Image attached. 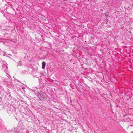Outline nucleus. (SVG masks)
<instances>
[{"label":"nucleus","mask_w":133,"mask_h":133,"mask_svg":"<svg viewBox=\"0 0 133 133\" xmlns=\"http://www.w3.org/2000/svg\"><path fill=\"white\" fill-rule=\"evenodd\" d=\"M2 64H3L2 68V70L4 72H5L6 74L9 75L10 77V76L8 75L7 73L8 72V71H7V70L8 69L7 64H6L5 62L3 61H2Z\"/></svg>","instance_id":"nucleus-1"},{"label":"nucleus","mask_w":133,"mask_h":133,"mask_svg":"<svg viewBox=\"0 0 133 133\" xmlns=\"http://www.w3.org/2000/svg\"><path fill=\"white\" fill-rule=\"evenodd\" d=\"M14 130L16 133H24L25 130L22 129L20 127L18 126L14 129Z\"/></svg>","instance_id":"nucleus-2"},{"label":"nucleus","mask_w":133,"mask_h":133,"mask_svg":"<svg viewBox=\"0 0 133 133\" xmlns=\"http://www.w3.org/2000/svg\"><path fill=\"white\" fill-rule=\"evenodd\" d=\"M46 63L44 62H43L42 63V68L44 69L45 68Z\"/></svg>","instance_id":"nucleus-3"},{"label":"nucleus","mask_w":133,"mask_h":133,"mask_svg":"<svg viewBox=\"0 0 133 133\" xmlns=\"http://www.w3.org/2000/svg\"><path fill=\"white\" fill-rule=\"evenodd\" d=\"M22 65V61H19L17 65L18 66H21Z\"/></svg>","instance_id":"nucleus-4"},{"label":"nucleus","mask_w":133,"mask_h":133,"mask_svg":"<svg viewBox=\"0 0 133 133\" xmlns=\"http://www.w3.org/2000/svg\"><path fill=\"white\" fill-rule=\"evenodd\" d=\"M9 35V34L8 33H7V34H5L4 35V36L5 37H7V35Z\"/></svg>","instance_id":"nucleus-5"},{"label":"nucleus","mask_w":133,"mask_h":133,"mask_svg":"<svg viewBox=\"0 0 133 133\" xmlns=\"http://www.w3.org/2000/svg\"><path fill=\"white\" fill-rule=\"evenodd\" d=\"M35 75L36 76H35L36 77H37V78L39 77V76H37V75Z\"/></svg>","instance_id":"nucleus-6"},{"label":"nucleus","mask_w":133,"mask_h":133,"mask_svg":"<svg viewBox=\"0 0 133 133\" xmlns=\"http://www.w3.org/2000/svg\"><path fill=\"white\" fill-rule=\"evenodd\" d=\"M2 28V26L1 25H0V29H1Z\"/></svg>","instance_id":"nucleus-7"},{"label":"nucleus","mask_w":133,"mask_h":133,"mask_svg":"<svg viewBox=\"0 0 133 133\" xmlns=\"http://www.w3.org/2000/svg\"><path fill=\"white\" fill-rule=\"evenodd\" d=\"M7 76L8 77V78H9V76Z\"/></svg>","instance_id":"nucleus-8"},{"label":"nucleus","mask_w":133,"mask_h":133,"mask_svg":"<svg viewBox=\"0 0 133 133\" xmlns=\"http://www.w3.org/2000/svg\"><path fill=\"white\" fill-rule=\"evenodd\" d=\"M40 77H41V75H40V76H39Z\"/></svg>","instance_id":"nucleus-9"},{"label":"nucleus","mask_w":133,"mask_h":133,"mask_svg":"<svg viewBox=\"0 0 133 133\" xmlns=\"http://www.w3.org/2000/svg\"><path fill=\"white\" fill-rule=\"evenodd\" d=\"M8 132H9L8 131Z\"/></svg>","instance_id":"nucleus-10"},{"label":"nucleus","mask_w":133,"mask_h":133,"mask_svg":"<svg viewBox=\"0 0 133 133\" xmlns=\"http://www.w3.org/2000/svg\"><path fill=\"white\" fill-rule=\"evenodd\" d=\"M42 95L41 94H40V96H41V95Z\"/></svg>","instance_id":"nucleus-11"}]
</instances>
